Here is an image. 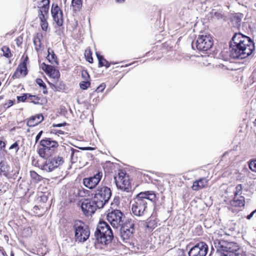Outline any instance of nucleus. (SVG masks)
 Instances as JSON below:
<instances>
[{"label": "nucleus", "instance_id": "nucleus-1", "mask_svg": "<svg viewBox=\"0 0 256 256\" xmlns=\"http://www.w3.org/2000/svg\"><path fill=\"white\" fill-rule=\"evenodd\" d=\"M230 46V56L234 58H244L250 56L255 49L254 42L241 33L234 35Z\"/></svg>", "mask_w": 256, "mask_h": 256}, {"label": "nucleus", "instance_id": "nucleus-2", "mask_svg": "<svg viewBox=\"0 0 256 256\" xmlns=\"http://www.w3.org/2000/svg\"><path fill=\"white\" fill-rule=\"evenodd\" d=\"M156 194L152 191L140 192L133 200L132 204V211L136 216H140L148 212V201L155 202Z\"/></svg>", "mask_w": 256, "mask_h": 256}, {"label": "nucleus", "instance_id": "nucleus-3", "mask_svg": "<svg viewBox=\"0 0 256 256\" xmlns=\"http://www.w3.org/2000/svg\"><path fill=\"white\" fill-rule=\"evenodd\" d=\"M214 245L220 256H238L240 246L234 242L224 240H216Z\"/></svg>", "mask_w": 256, "mask_h": 256}, {"label": "nucleus", "instance_id": "nucleus-4", "mask_svg": "<svg viewBox=\"0 0 256 256\" xmlns=\"http://www.w3.org/2000/svg\"><path fill=\"white\" fill-rule=\"evenodd\" d=\"M94 236L98 242L104 244L110 242L114 238L112 229L105 222H100L98 223Z\"/></svg>", "mask_w": 256, "mask_h": 256}, {"label": "nucleus", "instance_id": "nucleus-5", "mask_svg": "<svg viewBox=\"0 0 256 256\" xmlns=\"http://www.w3.org/2000/svg\"><path fill=\"white\" fill-rule=\"evenodd\" d=\"M112 196V191L110 188L104 186L98 187L96 190L92 200L99 206L102 208L108 202Z\"/></svg>", "mask_w": 256, "mask_h": 256}, {"label": "nucleus", "instance_id": "nucleus-6", "mask_svg": "<svg viewBox=\"0 0 256 256\" xmlns=\"http://www.w3.org/2000/svg\"><path fill=\"white\" fill-rule=\"evenodd\" d=\"M76 241L85 242L90 236L88 228L81 220H76L73 225Z\"/></svg>", "mask_w": 256, "mask_h": 256}, {"label": "nucleus", "instance_id": "nucleus-7", "mask_svg": "<svg viewBox=\"0 0 256 256\" xmlns=\"http://www.w3.org/2000/svg\"><path fill=\"white\" fill-rule=\"evenodd\" d=\"M120 234L124 241H126L132 237L135 230V224L134 220H128L121 226Z\"/></svg>", "mask_w": 256, "mask_h": 256}, {"label": "nucleus", "instance_id": "nucleus-8", "mask_svg": "<svg viewBox=\"0 0 256 256\" xmlns=\"http://www.w3.org/2000/svg\"><path fill=\"white\" fill-rule=\"evenodd\" d=\"M114 180L118 188L126 192H128L130 189V182L128 176L120 170L118 174L114 177Z\"/></svg>", "mask_w": 256, "mask_h": 256}, {"label": "nucleus", "instance_id": "nucleus-9", "mask_svg": "<svg viewBox=\"0 0 256 256\" xmlns=\"http://www.w3.org/2000/svg\"><path fill=\"white\" fill-rule=\"evenodd\" d=\"M123 214L120 210H114L108 214L106 219L114 228L121 226L122 222Z\"/></svg>", "mask_w": 256, "mask_h": 256}, {"label": "nucleus", "instance_id": "nucleus-10", "mask_svg": "<svg viewBox=\"0 0 256 256\" xmlns=\"http://www.w3.org/2000/svg\"><path fill=\"white\" fill-rule=\"evenodd\" d=\"M213 45V40L210 35L198 36L196 46L199 50L206 51L212 48Z\"/></svg>", "mask_w": 256, "mask_h": 256}, {"label": "nucleus", "instance_id": "nucleus-11", "mask_svg": "<svg viewBox=\"0 0 256 256\" xmlns=\"http://www.w3.org/2000/svg\"><path fill=\"white\" fill-rule=\"evenodd\" d=\"M82 210L85 215L91 216L94 214L97 208H102L94 202V200L92 199V200H84L82 204Z\"/></svg>", "mask_w": 256, "mask_h": 256}, {"label": "nucleus", "instance_id": "nucleus-12", "mask_svg": "<svg viewBox=\"0 0 256 256\" xmlns=\"http://www.w3.org/2000/svg\"><path fill=\"white\" fill-rule=\"evenodd\" d=\"M208 250V246L204 242H200L193 246L189 251V256H206Z\"/></svg>", "mask_w": 256, "mask_h": 256}, {"label": "nucleus", "instance_id": "nucleus-13", "mask_svg": "<svg viewBox=\"0 0 256 256\" xmlns=\"http://www.w3.org/2000/svg\"><path fill=\"white\" fill-rule=\"evenodd\" d=\"M102 176V172H98L92 176L84 178L83 180V184L89 189L94 188L99 183Z\"/></svg>", "mask_w": 256, "mask_h": 256}, {"label": "nucleus", "instance_id": "nucleus-14", "mask_svg": "<svg viewBox=\"0 0 256 256\" xmlns=\"http://www.w3.org/2000/svg\"><path fill=\"white\" fill-rule=\"evenodd\" d=\"M51 13L54 21L58 26L63 24V14L57 4L53 3L52 6Z\"/></svg>", "mask_w": 256, "mask_h": 256}, {"label": "nucleus", "instance_id": "nucleus-15", "mask_svg": "<svg viewBox=\"0 0 256 256\" xmlns=\"http://www.w3.org/2000/svg\"><path fill=\"white\" fill-rule=\"evenodd\" d=\"M63 162L64 160L62 157L59 156H54L46 162L44 166V169L46 170L51 172L55 168L61 165Z\"/></svg>", "mask_w": 256, "mask_h": 256}, {"label": "nucleus", "instance_id": "nucleus-16", "mask_svg": "<svg viewBox=\"0 0 256 256\" xmlns=\"http://www.w3.org/2000/svg\"><path fill=\"white\" fill-rule=\"evenodd\" d=\"M28 60V58L26 56L24 61L18 65L16 70L12 76L13 78H18L22 76H24L27 74L26 62Z\"/></svg>", "mask_w": 256, "mask_h": 256}, {"label": "nucleus", "instance_id": "nucleus-17", "mask_svg": "<svg viewBox=\"0 0 256 256\" xmlns=\"http://www.w3.org/2000/svg\"><path fill=\"white\" fill-rule=\"evenodd\" d=\"M40 144L42 146L48 148L52 152H53L58 146L56 141L52 140L50 138H46L41 140Z\"/></svg>", "mask_w": 256, "mask_h": 256}, {"label": "nucleus", "instance_id": "nucleus-18", "mask_svg": "<svg viewBox=\"0 0 256 256\" xmlns=\"http://www.w3.org/2000/svg\"><path fill=\"white\" fill-rule=\"evenodd\" d=\"M44 120V116L42 114H37L32 116L27 120L26 125L29 127H33L37 126Z\"/></svg>", "mask_w": 256, "mask_h": 256}, {"label": "nucleus", "instance_id": "nucleus-19", "mask_svg": "<svg viewBox=\"0 0 256 256\" xmlns=\"http://www.w3.org/2000/svg\"><path fill=\"white\" fill-rule=\"evenodd\" d=\"M230 204L234 207H243L245 204V198L243 196H234L233 200L230 201Z\"/></svg>", "mask_w": 256, "mask_h": 256}, {"label": "nucleus", "instance_id": "nucleus-20", "mask_svg": "<svg viewBox=\"0 0 256 256\" xmlns=\"http://www.w3.org/2000/svg\"><path fill=\"white\" fill-rule=\"evenodd\" d=\"M208 184V180L206 178H200L198 180H196L193 182L192 189L197 191L206 186Z\"/></svg>", "mask_w": 256, "mask_h": 256}, {"label": "nucleus", "instance_id": "nucleus-21", "mask_svg": "<svg viewBox=\"0 0 256 256\" xmlns=\"http://www.w3.org/2000/svg\"><path fill=\"white\" fill-rule=\"evenodd\" d=\"M38 153L40 157L47 159L52 155V152L48 149V148H45L42 146V148L38 149Z\"/></svg>", "mask_w": 256, "mask_h": 256}, {"label": "nucleus", "instance_id": "nucleus-22", "mask_svg": "<svg viewBox=\"0 0 256 256\" xmlns=\"http://www.w3.org/2000/svg\"><path fill=\"white\" fill-rule=\"evenodd\" d=\"M48 55L47 59L51 64H58L57 58L54 51L50 48L48 50Z\"/></svg>", "mask_w": 256, "mask_h": 256}, {"label": "nucleus", "instance_id": "nucleus-23", "mask_svg": "<svg viewBox=\"0 0 256 256\" xmlns=\"http://www.w3.org/2000/svg\"><path fill=\"white\" fill-rule=\"evenodd\" d=\"M96 55L98 60V65L100 67L103 66H106V68L110 67V64L102 56H100L97 52H96Z\"/></svg>", "mask_w": 256, "mask_h": 256}, {"label": "nucleus", "instance_id": "nucleus-24", "mask_svg": "<svg viewBox=\"0 0 256 256\" xmlns=\"http://www.w3.org/2000/svg\"><path fill=\"white\" fill-rule=\"evenodd\" d=\"M0 170L4 175H6L10 172V167L6 162L1 160L0 162Z\"/></svg>", "mask_w": 256, "mask_h": 256}, {"label": "nucleus", "instance_id": "nucleus-25", "mask_svg": "<svg viewBox=\"0 0 256 256\" xmlns=\"http://www.w3.org/2000/svg\"><path fill=\"white\" fill-rule=\"evenodd\" d=\"M42 37L41 34H38L34 38V44L35 46V50L38 52L41 48L40 38Z\"/></svg>", "mask_w": 256, "mask_h": 256}, {"label": "nucleus", "instance_id": "nucleus-26", "mask_svg": "<svg viewBox=\"0 0 256 256\" xmlns=\"http://www.w3.org/2000/svg\"><path fill=\"white\" fill-rule=\"evenodd\" d=\"M36 82L40 87L42 88V92L44 94H46L48 93L46 86L43 80L40 78H37L36 80Z\"/></svg>", "mask_w": 256, "mask_h": 256}, {"label": "nucleus", "instance_id": "nucleus-27", "mask_svg": "<svg viewBox=\"0 0 256 256\" xmlns=\"http://www.w3.org/2000/svg\"><path fill=\"white\" fill-rule=\"evenodd\" d=\"M144 225L148 228L153 229L156 226V222L155 220L148 219Z\"/></svg>", "mask_w": 256, "mask_h": 256}, {"label": "nucleus", "instance_id": "nucleus-28", "mask_svg": "<svg viewBox=\"0 0 256 256\" xmlns=\"http://www.w3.org/2000/svg\"><path fill=\"white\" fill-rule=\"evenodd\" d=\"M72 4L74 10H78L82 4V0H72Z\"/></svg>", "mask_w": 256, "mask_h": 256}, {"label": "nucleus", "instance_id": "nucleus-29", "mask_svg": "<svg viewBox=\"0 0 256 256\" xmlns=\"http://www.w3.org/2000/svg\"><path fill=\"white\" fill-rule=\"evenodd\" d=\"M28 100H30V102L34 103L35 104H40L39 100L40 98L35 95H31L28 94Z\"/></svg>", "mask_w": 256, "mask_h": 256}, {"label": "nucleus", "instance_id": "nucleus-30", "mask_svg": "<svg viewBox=\"0 0 256 256\" xmlns=\"http://www.w3.org/2000/svg\"><path fill=\"white\" fill-rule=\"evenodd\" d=\"M2 50L3 52V56L7 58H10L12 56V54L10 52L9 48L6 46H4L2 48Z\"/></svg>", "mask_w": 256, "mask_h": 256}, {"label": "nucleus", "instance_id": "nucleus-31", "mask_svg": "<svg viewBox=\"0 0 256 256\" xmlns=\"http://www.w3.org/2000/svg\"><path fill=\"white\" fill-rule=\"evenodd\" d=\"M84 56L86 58V60L90 63H92L93 62V58L92 56V52L90 50H86L84 52Z\"/></svg>", "mask_w": 256, "mask_h": 256}, {"label": "nucleus", "instance_id": "nucleus-32", "mask_svg": "<svg viewBox=\"0 0 256 256\" xmlns=\"http://www.w3.org/2000/svg\"><path fill=\"white\" fill-rule=\"evenodd\" d=\"M242 14H236V15L233 19H232V21L234 22H236V24H237V26H240V22L242 20Z\"/></svg>", "mask_w": 256, "mask_h": 256}, {"label": "nucleus", "instance_id": "nucleus-33", "mask_svg": "<svg viewBox=\"0 0 256 256\" xmlns=\"http://www.w3.org/2000/svg\"><path fill=\"white\" fill-rule=\"evenodd\" d=\"M48 74L54 78H58L60 76L59 72L55 68L53 69L52 72H50Z\"/></svg>", "mask_w": 256, "mask_h": 256}, {"label": "nucleus", "instance_id": "nucleus-34", "mask_svg": "<svg viewBox=\"0 0 256 256\" xmlns=\"http://www.w3.org/2000/svg\"><path fill=\"white\" fill-rule=\"evenodd\" d=\"M90 83L88 80L82 82L80 84V88L82 90H86L90 86Z\"/></svg>", "mask_w": 256, "mask_h": 256}, {"label": "nucleus", "instance_id": "nucleus-35", "mask_svg": "<svg viewBox=\"0 0 256 256\" xmlns=\"http://www.w3.org/2000/svg\"><path fill=\"white\" fill-rule=\"evenodd\" d=\"M49 6H42L40 8L38 12L48 14L49 10Z\"/></svg>", "mask_w": 256, "mask_h": 256}, {"label": "nucleus", "instance_id": "nucleus-36", "mask_svg": "<svg viewBox=\"0 0 256 256\" xmlns=\"http://www.w3.org/2000/svg\"><path fill=\"white\" fill-rule=\"evenodd\" d=\"M242 186L241 184H238L236 187V191L234 193V196H240V195L242 194Z\"/></svg>", "mask_w": 256, "mask_h": 256}, {"label": "nucleus", "instance_id": "nucleus-37", "mask_svg": "<svg viewBox=\"0 0 256 256\" xmlns=\"http://www.w3.org/2000/svg\"><path fill=\"white\" fill-rule=\"evenodd\" d=\"M28 98V94H24L22 96H18L17 100L18 102H24L25 100Z\"/></svg>", "mask_w": 256, "mask_h": 256}, {"label": "nucleus", "instance_id": "nucleus-38", "mask_svg": "<svg viewBox=\"0 0 256 256\" xmlns=\"http://www.w3.org/2000/svg\"><path fill=\"white\" fill-rule=\"evenodd\" d=\"M249 168L252 171L256 172V159L250 162Z\"/></svg>", "mask_w": 256, "mask_h": 256}, {"label": "nucleus", "instance_id": "nucleus-39", "mask_svg": "<svg viewBox=\"0 0 256 256\" xmlns=\"http://www.w3.org/2000/svg\"><path fill=\"white\" fill-rule=\"evenodd\" d=\"M45 68H44V70L46 72V73L48 74H49L50 72H52V71L54 69V67L50 66V65H47L44 64Z\"/></svg>", "mask_w": 256, "mask_h": 256}, {"label": "nucleus", "instance_id": "nucleus-40", "mask_svg": "<svg viewBox=\"0 0 256 256\" xmlns=\"http://www.w3.org/2000/svg\"><path fill=\"white\" fill-rule=\"evenodd\" d=\"M47 14L38 12V18L40 20V22H44L46 21L47 17L46 16Z\"/></svg>", "mask_w": 256, "mask_h": 256}, {"label": "nucleus", "instance_id": "nucleus-41", "mask_svg": "<svg viewBox=\"0 0 256 256\" xmlns=\"http://www.w3.org/2000/svg\"><path fill=\"white\" fill-rule=\"evenodd\" d=\"M40 25L42 28L43 30L46 31L48 28V23L47 21H45L44 22H40Z\"/></svg>", "mask_w": 256, "mask_h": 256}, {"label": "nucleus", "instance_id": "nucleus-42", "mask_svg": "<svg viewBox=\"0 0 256 256\" xmlns=\"http://www.w3.org/2000/svg\"><path fill=\"white\" fill-rule=\"evenodd\" d=\"M106 88V85L104 84H102L100 85L96 90V91L98 92H102Z\"/></svg>", "mask_w": 256, "mask_h": 256}, {"label": "nucleus", "instance_id": "nucleus-43", "mask_svg": "<svg viewBox=\"0 0 256 256\" xmlns=\"http://www.w3.org/2000/svg\"><path fill=\"white\" fill-rule=\"evenodd\" d=\"M30 176L36 180H38L40 176L34 171L30 172Z\"/></svg>", "mask_w": 256, "mask_h": 256}, {"label": "nucleus", "instance_id": "nucleus-44", "mask_svg": "<svg viewBox=\"0 0 256 256\" xmlns=\"http://www.w3.org/2000/svg\"><path fill=\"white\" fill-rule=\"evenodd\" d=\"M16 148V151L17 152L19 150L18 145L17 142H15L10 147V149Z\"/></svg>", "mask_w": 256, "mask_h": 256}, {"label": "nucleus", "instance_id": "nucleus-45", "mask_svg": "<svg viewBox=\"0 0 256 256\" xmlns=\"http://www.w3.org/2000/svg\"><path fill=\"white\" fill-rule=\"evenodd\" d=\"M82 76L86 80H88L90 78L89 74L86 71L82 72Z\"/></svg>", "mask_w": 256, "mask_h": 256}, {"label": "nucleus", "instance_id": "nucleus-46", "mask_svg": "<svg viewBox=\"0 0 256 256\" xmlns=\"http://www.w3.org/2000/svg\"><path fill=\"white\" fill-rule=\"evenodd\" d=\"M14 104V102L12 100H8L7 103H6L4 106L6 108H8Z\"/></svg>", "mask_w": 256, "mask_h": 256}, {"label": "nucleus", "instance_id": "nucleus-47", "mask_svg": "<svg viewBox=\"0 0 256 256\" xmlns=\"http://www.w3.org/2000/svg\"><path fill=\"white\" fill-rule=\"evenodd\" d=\"M41 2L42 4V6H50V0H42Z\"/></svg>", "mask_w": 256, "mask_h": 256}, {"label": "nucleus", "instance_id": "nucleus-48", "mask_svg": "<svg viewBox=\"0 0 256 256\" xmlns=\"http://www.w3.org/2000/svg\"><path fill=\"white\" fill-rule=\"evenodd\" d=\"M42 132H43L42 130H41L37 134V136L36 137V143L38 142V140H40V137L42 136Z\"/></svg>", "mask_w": 256, "mask_h": 256}, {"label": "nucleus", "instance_id": "nucleus-49", "mask_svg": "<svg viewBox=\"0 0 256 256\" xmlns=\"http://www.w3.org/2000/svg\"><path fill=\"white\" fill-rule=\"evenodd\" d=\"M254 215L256 216V210H254V211H253L250 214H248V215L247 216L246 218H247L248 220H250V218H252V216Z\"/></svg>", "mask_w": 256, "mask_h": 256}, {"label": "nucleus", "instance_id": "nucleus-50", "mask_svg": "<svg viewBox=\"0 0 256 256\" xmlns=\"http://www.w3.org/2000/svg\"><path fill=\"white\" fill-rule=\"evenodd\" d=\"M66 125V123H63V124H53L52 126L54 127H61L62 126H64Z\"/></svg>", "mask_w": 256, "mask_h": 256}, {"label": "nucleus", "instance_id": "nucleus-51", "mask_svg": "<svg viewBox=\"0 0 256 256\" xmlns=\"http://www.w3.org/2000/svg\"><path fill=\"white\" fill-rule=\"evenodd\" d=\"M70 152H71L70 156L72 158L74 156V153L75 152H78V151L77 150H74L73 148H70Z\"/></svg>", "mask_w": 256, "mask_h": 256}, {"label": "nucleus", "instance_id": "nucleus-52", "mask_svg": "<svg viewBox=\"0 0 256 256\" xmlns=\"http://www.w3.org/2000/svg\"><path fill=\"white\" fill-rule=\"evenodd\" d=\"M55 134H64V132L60 130H56Z\"/></svg>", "mask_w": 256, "mask_h": 256}, {"label": "nucleus", "instance_id": "nucleus-53", "mask_svg": "<svg viewBox=\"0 0 256 256\" xmlns=\"http://www.w3.org/2000/svg\"><path fill=\"white\" fill-rule=\"evenodd\" d=\"M22 44V42L20 40V38H18L16 39V44L18 46H19Z\"/></svg>", "mask_w": 256, "mask_h": 256}, {"label": "nucleus", "instance_id": "nucleus-54", "mask_svg": "<svg viewBox=\"0 0 256 256\" xmlns=\"http://www.w3.org/2000/svg\"><path fill=\"white\" fill-rule=\"evenodd\" d=\"M0 256H7L2 250H0Z\"/></svg>", "mask_w": 256, "mask_h": 256}, {"label": "nucleus", "instance_id": "nucleus-55", "mask_svg": "<svg viewBox=\"0 0 256 256\" xmlns=\"http://www.w3.org/2000/svg\"><path fill=\"white\" fill-rule=\"evenodd\" d=\"M83 150H92V148H90V147H86V148H82Z\"/></svg>", "mask_w": 256, "mask_h": 256}, {"label": "nucleus", "instance_id": "nucleus-56", "mask_svg": "<svg viewBox=\"0 0 256 256\" xmlns=\"http://www.w3.org/2000/svg\"><path fill=\"white\" fill-rule=\"evenodd\" d=\"M117 0V2H121L124 1L125 0Z\"/></svg>", "mask_w": 256, "mask_h": 256}, {"label": "nucleus", "instance_id": "nucleus-57", "mask_svg": "<svg viewBox=\"0 0 256 256\" xmlns=\"http://www.w3.org/2000/svg\"><path fill=\"white\" fill-rule=\"evenodd\" d=\"M10 256H14V254L12 252L10 253Z\"/></svg>", "mask_w": 256, "mask_h": 256}, {"label": "nucleus", "instance_id": "nucleus-58", "mask_svg": "<svg viewBox=\"0 0 256 256\" xmlns=\"http://www.w3.org/2000/svg\"><path fill=\"white\" fill-rule=\"evenodd\" d=\"M30 129H28V130H27V132H30Z\"/></svg>", "mask_w": 256, "mask_h": 256}, {"label": "nucleus", "instance_id": "nucleus-59", "mask_svg": "<svg viewBox=\"0 0 256 256\" xmlns=\"http://www.w3.org/2000/svg\"><path fill=\"white\" fill-rule=\"evenodd\" d=\"M192 47L193 48L194 47V43L193 42L192 43Z\"/></svg>", "mask_w": 256, "mask_h": 256}, {"label": "nucleus", "instance_id": "nucleus-60", "mask_svg": "<svg viewBox=\"0 0 256 256\" xmlns=\"http://www.w3.org/2000/svg\"><path fill=\"white\" fill-rule=\"evenodd\" d=\"M2 98V96H0V100Z\"/></svg>", "mask_w": 256, "mask_h": 256}]
</instances>
